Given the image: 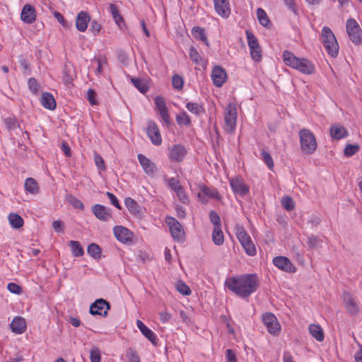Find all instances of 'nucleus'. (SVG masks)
Listing matches in <instances>:
<instances>
[{
  "label": "nucleus",
  "mask_w": 362,
  "mask_h": 362,
  "mask_svg": "<svg viewBox=\"0 0 362 362\" xmlns=\"http://www.w3.org/2000/svg\"><path fill=\"white\" fill-rule=\"evenodd\" d=\"M8 221L12 228L18 229L23 226V219L22 217L15 213H11L8 216Z\"/></svg>",
  "instance_id": "nucleus-34"
},
{
  "label": "nucleus",
  "mask_w": 362,
  "mask_h": 362,
  "mask_svg": "<svg viewBox=\"0 0 362 362\" xmlns=\"http://www.w3.org/2000/svg\"><path fill=\"white\" fill-rule=\"evenodd\" d=\"M176 122L180 126L191 125V118L185 110L176 115Z\"/></svg>",
  "instance_id": "nucleus-36"
},
{
  "label": "nucleus",
  "mask_w": 362,
  "mask_h": 362,
  "mask_svg": "<svg viewBox=\"0 0 362 362\" xmlns=\"http://www.w3.org/2000/svg\"><path fill=\"white\" fill-rule=\"evenodd\" d=\"M168 185L175 192L179 191V189L182 187L180 185L179 180L175 177L170 178L168 180Z\"/></svg>",
  "instance_id": "nucleus-53"
},
{
  "label": "nucleus",
  "mask_w": 362,
  "mask_h": 362,
  "mask_svg": "<svg viewBox=\"0 0 362 362\" xmlns=\"http://www.w3.org/2000/svg\"><path fill=\"white\" fill-rule=\"evenodd\" d=\"M273 264L282 271L294 273L296 271V268L291 260L284 256L275 257L273 259Z\"/></svg>",
  "instance_id": "nucleus-16"
},
{
  "label": "nucleus",
  "mask_w": 362,
  "mask_h": 362,
  "mask_svg": "<svg viewBox=\"0 0 362 362\" xmlns=\"http://www.w3.org/2000/svg\"><path fill=\"white\" fill-rule=\"evenodd\" d=\"M28 85L30 90L33 94L37 95L40 91V84L35 78H30L28 81Z\"/></svg>",
  "instance_id": "nucleus-42"
},
{
  "label": "nucleus",
  "mask_w": 362,
  "mask_h": 362,
  "mask_svg": "<svg viewBox=\"0 0 362 362\" xmlns=\"http://www.w3.org/2000/svg\"><path fill=\"white\" fill-rule=\"evenodd\" d=\"M236 236L240 242L244 241L245 239L248 238L250 236L241 226H236L235 227Z\"/></svg>",
  "instance_id": "nucleus-47"
},
{
  "label": "nucleus",
  "mask_w": 362,
  "mask_h": 362,
  "mask_svg": "<svg viewBox=\"0 0 362 362\" xmlns=\"http://www.w3.org/2000/svg\"><path fill=\"white\" fill-rule=\"evenodd\" d=\"M87 252L95 259L100 257L101 249L100 246L95 243H91L88 246Z\"/></svg>",
  "instance_id": "nucleus-38"
},
{
  "label": "nucleus",
  "mask_w": 362,
  "mask_h": 362,
  "mask_svg": "<svg viewBox=\"0 0 362 362\" xmlns=\"http://www.w3.org/2000/svg\"><path fill=\"white\" fill-rule=\"evenodd\" d=\"M320 243V238L315 235H310L308 238V245L310 248H315Z\"/></svg>",
  "instance_id": "nucleus-60"
},
{
  "label": "nucleus",
  "mask_w": 362,
  "mask_h": 362,
  "mask_svg": "<svg viewBox=\"0 0 362 362\" xmlns=\"http://www.w3.org/2000/svg\"><path fill=\"white\" fill-rule=\"evenodd\" d=\"M177 196L178 197L180 202H182L184 204H187L189 202V198L187 194L185 193V191L184 188L182 187L179 191L176 192Z\"/></svg>",
  "instance_id": "nucleus-58"
},
{
  "label": "nucleus",
  "mask_w": 362,
  "mask_h": 362,
  "mask_svg": "<svg viewBox=\"0 0 362 362\" xmlns=\"http://www.w3.org/2000/svg\"><path fill=\"white\" fill-rule=\"evenodd\" d=\"M124 204L132 214L138 215L140 214V206L132 198L127 197L124 199Z\"/></svg>",
  "instance_id": "nucleus-30"
},
{
  "label": "nucleus",
  "mask_w": 362,
  "mask_h": 362,
  "mask_svg": "<svg viewBox=\"0 0 362 362\" xmlns=\"http://www.w3.org/2000/svg\"><path fill=\"white\" fill-rule=\"evenodd\" d=\"M96 93L93 89H88L87 92V100L91 105H96L97 100L95 99Z\"/></svg>",
  "instance_id": "nucleus-61"
},
{
  "label": "nucleus",
  "mask_w": 362,
  "mask_h": 362,
  "mask_svg": "<svg viewBox=\"0 0 362 362\" xmlns=\"http://www.w3.org/2000/svg\"><path fill=\"white\" fill-rule=\"evenodd\" d=\"M176 288L177 291L182 295L189 296L191 294L190 288L182 281L177 282Z\"/></svg>",
  "instance_id": "nucleus-43"
},
{
  "label": "nucleus",
  "mask_w": 362,
  "mask_h": 362,
  "mask_svg": "<svg viewBox=\"0 0 362 362\" xmlns=\"http://www.w3.org/2000/svg\"><path fill=\"white\" fill-rule=\"evenodd\" d=\"M21 19L23 22L31 24L36 19V11L33 6L30 4H25L21 11Z\"/></svg>",
  "instance_id": "nucleus-20"
},
{
  "label": "nucleus",
  "mask_w": 362,
  "mask_h": 362,
  "mask_svg": "<svg viewBox=\"0 0 362 362\" xmlns=\"http://www.w3.org/2000/svg\"><path fill=\"white\" fill-rule=\"evenodd\" d=\"M230 185L235 194L245 196L249 192V187L243 181L238 179H233L230 181Z\"/></svg>",
  "instance_id": "nucleus-21"
},
{
  "label": "nucleus",
  "mask_w": 362,
  "mask_h": 362,
  "mask_svg": "<svg viewBox=\"0 0 362 362\" xmlns=\"http://www.w3.org/2000/svg\"><path fill=\"white\" fill-rule=\"evenodd\" d=\"M285 5L291 12L295 15H298V10L296 8L295 0H284Z\"/></svg>",
  "instance_id": "nucleus-59"
},
{
  "label": "nucleus",
  "mask_w": 362,
  "mask_h": 362,
  "mask_svg": "<svg viewBox=\"0 0 362 362\" xmlns=\"http://www.w3.org/2000/svg\"><path fill=\"white\" fill-rule=\"evenodd\" d=\"M40 103L45 109L49 110H54L57 107V103L53 95L49 92H45L42 94Z\"/></svg>",
  "instance_id": "nucleus-25"
},
{
  "label": "nucleus",
  "mask_w": 362,
  "mask_h": 362,
  "mask_svg": "<svg viewBox=\"0 0 362 362\" xmlns=\"http://www.w3.org/2000/svg\"><path fill=\"white\" fill-rule=\"evenodd\" d=\"M192 36L198 40L203 42L206 46H209V42L207 39L205 30L199 26H194L192 29Z\"/></svg>",
  "instance_id": "nucleus-28"
},
{
  "label": "nucleus",
  "mask_w": 362,
  "mask_h": 362,
  "mask_svg": "<svg viewBox=\"0 0 362 362\" xmlns=\"http://www.w3.org/2000/svg\"><path fill=\"white\" fill-rule=\"evenodd\" d=\"M257 16L259 23L262 25L264 27L268 26V24L270 23V21L264 9L261 8H257Z\"/></svg>",
  "instance_id": "nucleus-39"
},
{
  "label": "nucleus",
  "mask_w": 362,
  "mask_h": 362,
  "mask_svg": "<svg viewBox=\"0 0 362 362\" xmlns=\"http://www.w3.org/2000/svg\"><path fill=\"white\" fill-rule=\"evenodd\" d=\"M320 40L330 57L333 58L337 57L339 49V44L334 34L329 27L324 26L322 28Z\"/></svg>",
  "instance_id": "nucleus-3"
},
{
  "label": "nucleus",
  "mask_w": 362,
  "mask_h": 362,
  "mask_svg": "<svg viewBox=\"0 0 362 362\" xmlns=\"http://www.w3.org/2000/svg\"><path fill=\"white\" fill-rule=\"evenodd\" d=\"M92 212L98 219L103 221H108L112 218L110 210L102 204L93 205Z\"/></svg>",
  "instance_id": "nucleus-19"
},
{
  "label": "nucleus",
  "mask_w": 362,
  "mask_h": 362,
  "mask_svg": "<svg viewBox=\"0 0 362 362\" xmlns=\"http://www.w3.org/2000/svg\"><path fill=\"white\" fill-rule=\"evenodd\" d=\"M172 84L174 88L181 90L184 85V79L182 76L175 74L172 78Z\"/></svg>",
  "instance_id": "nucleus-46"
},
{
  "label": "nucleus",
  "mask_w": 362,
  "mask_h": 362,
  "mask_svg": "<svg viewBox=\"0 0 362 362\" xmlns=\"http://www.w3.org/2000/svg\"><path fill=\"white\" fill-rule=\"evenodd\" d=\"M106 195L110 199V202L113 206H115L116 208H117L119 209H121V206L119 203V201L115 194H113L111 192H107Z\"/></svg>",
  "instance_id": "nucleus-62"
},
{
  "label": "nucleus",
  "mask_w": 362,
  "mask_h": 362,
  "mask_svg": "<svg viewBox=\"0 0 362 362\" xmlns=\"http://www.w3.org/2000/svg\"><path fill=\"white\" fill-rule=\"evenodd\" d=\"M90 359L91 362H100V351L98 348L94 347L90 350Z\"/></svg>",
  "instance_id": "nucleus-50"
},
{
  "label": "nucleus",
  "mask_w": 362,
  "mask_h": 362,
  "mask_svg": "<svg viewBox=\"0 0 362 362\" xmlns=\"http://www.w3.org/2000/svg\"><path fill=\"white\" fill-rule=\"evenodd\" d=\"M245 34L251 58L256 62H261L262 59V48L257 38L250 30H246Z\"/></svg>",
  "instance_id": "nucleus-6"
},
{
  "label": "nucleus",
  "mask_w": 362,
  "mask_h": 362,
  "mask_svg": "<svg viewBox=\"0 0 362 362\" xmlns=\"http://www.w3.org/2000/svg\"><path fill=\"white\" fill-rule=\"evenodd\" d=\"M216 13L223 18H227L231 13L229 0H213Z\"/></svg>",
  "instance_id": "nucleus-17"
},
{
  "label": "nucleus",
  "mask_w": 362,
  "mask_h": 362,
  "mask_svg": "<svg viewBox=\"0 0 362 362\" xmlns=\"http://www.w3.org/2000/svg\"><path fill=\"white\" fill-rule=\"evenodd\" d=\"M212 240L215 245L218 246L221 245L223 243L224 236L221 229V226L214 227L212 233Z\"/></svg>",
  "instance_id": "nucleus-33"
},
{
  "label": "nucleus",
  "mask_w": 362,
  "mask_h": 362,
  "mask_svg": "<svg viewBox=\"0 0 362 362\" xmlns=\"http://www.w3.org/2000/svg\"><path fill=\"white\" fill-rule=\"evenodd\" d=\"M262 160H264L265 164L267 165V167L270 170H272L274 166V163L273 159H272L270 153L267 151H263L262 152Z\"/></svg>",
  "instance_id": "nucleus-48"
},
{
  "label": "nucleus",
  "mask_w": 362,
  "mask_h": 362,
  "mask_svg": "<svg viewBox=\"0 0 362 362\" xmlns=\"http://www.w3.org/2000/svg\"><path fill=\"white\" fill-rule=\"evenodd\" d=\"M187 153V148L182 144H173L168 149V157L173 162H182Z\"/></svg>",
  "instance_id": "nucleus-11"
},
{
  "label": "nucleus",
  "mask_w": 362,
  "mask_h": 362,
  "mask_svg": "<svg viewBox=\"0 0 362 362\" xmlns=\"http://www.w3.org/2000/svg\"><path fill=\"white\" fill-rule=\"evenodd\" d=\"M68 201L75 209L83 210L84 205H83V202L81 201H80L78 199H77L76 197H75L72 195H70L68 198Z\"/></svg>",
  "instance_id": "nucleus-51"
},
{
  "label": "nucleus",
  "mask_w": 362,
  "mask_h": 362,
  "mask_svg": "<svg viewBox=\"0 0 362 362\" xmlns=\"http://www.w3.org/2000/svg\"><path fill=\"white\" fill-rule=\"evenodd\" d=\"M298 136L301 151L307 155L314 153L317 148V143L312 131L306 128L301 129Z\"/></svg>",
  "instance_id": "nucleus-4"
},
{
  "label": "nucleus",
  "mask_w": 362,
  "mask_h": 362,
  "mask_svg": "<svg viewBox=\"0 0 362 362\" xmlns=\"http://www.w3.org/2000/svg\"><path fill=\"white\" fill-rule=\"evenodd\" d=\"M226 357L227 362H237L235 354L231 349L226 350Z\"/></svg>",
  "instance_id": "nucleus-63"
},
{
  "label": "nucleus",
  "mask_w": 362,
  "mask_h": 362,
  "mask_svg": "<svg viewBox=\"0 0 362 362\" xmlns=\"http://www.w3.org/2000/svg\"><path fill=\"white\" fill-rule=\"evenodd\" d=\"M346 28L351 41L355 45L362 42V30L359 24L352 18L346 21Z\"/></svg>",
  "instance_id": "nucleus-7"
},
{
  "label": "nucleus",
  "mask_w": 362,
  "mask_h": 362,
  "mask_svg": "<svg viewBox=\"0 0 362 362\" xmlns=\"http://www.w3.org/2000/svg\"><path fill=\"white\" fill-rule=\"evenodd\" d=\"M359 151V146L357 144H347L344 150V153L347 157H351Z\"/></svg>",
  "instance_id": "nucleus-45"
},
{
  "label": "nucleus",
  "mask_w": 362,
  "mask_h": 362,
  "mask_svg": "<svg viewBox=\"0 0 362 362\" xmlns=\"http://www.w3.org/2000/svg\"><path fill=\"white\" fill-rule=\"evenodd\" d=\"M10 326L12 332L16 334H23L26 329V322L22 317H15Z\"/></svg>",
  "instance_id": "nucleus-24"
},
{
  "label": "nucleus",
  "mask_w": 362,
  "mask_h": 362,
  "mask_svg": "<svg viewBox=\"0 0 362 362\" xmlns=\"http://www.w3.org/2000/svg\"><path fill=\"white\" fill-rule=\"evenodd\" d=\"M186 108L192 114L199 115L204 112V108L202 105L197 103L189 102L186 104Z\"/></svg>",
  "instance_id": "nucleus-37"
},
{
  "label": "nucleus",
  "mask_w": 362,
  "mask_h": 362,
  "mask_svg": "<svg viewBox=\"0 0 362 362\" xmlns=\"http://www.w3.org/2000/svg\"><path fill=\"white\" fill-rule=\"evenodd\" d=\"M8 290L14 294H20L22 291L21 287L16 283H8L7 285Z\"/></svg>",
  "instance_id": "nucleus-56"
},
{
  "label": "nucleus",
  "mask_w": 362,
  "mask_h": 362,
  "mask_svg": "<svg viewBox=\"0 0 362 362\" xmlns=\"http://www.w3.org/2000/svg\"><path fill=\"white\" fill-rule=\"evenodd\" d=\"M90 21L89 14L86 11H81L78 13L76 21V26L78 30L84 32L86 30L88 24Z\"/></svg>",
  "instance_id": "nucleus-22"
},
{
  "label": "nucleus",
  "mask_w": 362,
  "mask_h": 362,
  "mask_svg": "<svg viewBox=\"0 0 362 362\" xmlns=\"http://www.w3.org/2000/svg\"><path fill=\"white\" fill-rule=\"evenodd\" d=\"M202 192L206 194V196H209L211 198H214V199H221V196L218 193V192L216 189H210L209 187H204L203 189H202Z\"/></svg>",
  "instance_id": "nucleus-52"
},
{
  "label": "nucleus",
  "mask_w": 362,
  "mask_h": 362,
  "mask_svg": "<svg viewBox=\"0 0 362 362\" xmlns=\"http://www.w3.org/2000/svg\"><path fill=\"white\" fill-rule=\"evenodd\" d=\"M209 219L211 222L214 224V227H220L221 226V218L217 212L215 211H211L209 213Z\"/></svg>",
  "instance_id": "nucleus-49"
},
{
  "label": "nucleus",
  "mask_w": 362,
  "mask_h": 362,
  "mask_svg": "<svg viewBox=\"0 0 362 362\" xmlns=\"http://www.w3.org/2000/svg\"><path fill=\"white\" fill-rule=\"evenodd\" d=\"M189 58L192 60V62L197 64H200L202 61V57L197 52L196 48L194 47H191L189 51Z\"/></svg>",
  "instance_id": "nucleus-41"
},
{
  "label": "nucleus",
  "mask_w": 362,
  "mask_h": 362,
  "mask_svg": "<svg viewBox=\"0 0 362 362\" xmlns=\"http://www.w3.org/2000/svg\"><path fill=\"white\" fill-rule=\"evenodd\" d=\"M158 111L164 124L168 126L170 124V121L168 108Z\"/></svg>",
  "instance_id": "nucleus-55"
},
{
  "label": "nucleus",
  "mask_w": 362,
  "mask_h": 362,
  "mask_svg": "<svg viewBox=\"0 0 362 362\" xmlns=\"http://www.w3.org/2000/svg\"><path fill=\"white\" fill-rule=\"evenodd\" d=\"M155 104L158 110H164L168 108L165 100L161 96H156L155 98Z\"/></svg>",
  "instance_id": "nucleus-57"
},
{
  "label": "nucleus",
  "mask_w": 362,
  "mask_h": 362,
  "mask_svg": "<svg viewBox=\"0 0 362 362\" xmlns=\"http://www.w3.org/2000/svg\"><path fill=\"white\" fill-rule=\"evenodd\" d=\"M329 134L334 139L340 140L348 136V131L344 127L336 124L330 127Z\"/></svg>",
  "instance_id": "nucleus-26"
},
{
  "label": "nucleus",
  "mask_w": 362,
  "mask_h": 362,
  "mask_svg": "<svg viewBox=\"0 0 362 362\" xmlns=\"http://www.w3.org/2000/svg\"><path fill=\"white\" fill-rule=\"evenodd\" d=\"M69 245L70 246L72 255L74 257H81L83 255V253H84L83 249L81 243L78 241L71 240L69 243Z\"/></svg>",
  "instance_id": "nucleus-35"
},
{
  "label": "nucleus",
  "mask_w": 362,
  "mask_h": 362,
  "mask_svg": "<svg viewBox=\"0 0 362 362\" xmlns=\"http://www.w3.org/2000/svg\"><path fill=\"white\" fill-rule=\"evenodd\" d=\"M146 134L151 143L155 146H160L162 144V137L158 126L154 121L148 122Z\"/></svg>",
  "instance_id": "nucleus-13"
},
{
  "label": "nucleus",
  "mask_w": 362,
  "mask_h": 362,
  "mask_svg": "<svg viewBox=\"0 0 362 362\" xmlns=\"http://www.w3.org/2000/svg\"><path fill=\"white\" fill-rule=\"evenodd\" d=\"M282 58L285 64L299 72L310 75L315 72V65L308 59L299 58L288 50L284 51Z\"/></svg>",
  "instance_id": "nucleus-2"
},
{
  "label": "nucleus",
  "mask_w": 362,
  "mask_h": 362,
  "mask_svg": "<svg viewBox=\"0 0 362 362\" xmlns=\"http://www.w3.org/2000/svg\"><path fill=\"white\" fill-rule=\"evenodd\" d=\"M4 124L9 131L13 130L17 127V120L13 117H7L4 119Z\"/></svg>",
  "instance_id": "nucleus-54"
},
{
  "label": "nucleus",
  "mask_w": 362,
  "mask_h": 362,
  "mask_svg": "<svg viewBox=\"0 0 362 362\" xmlns=\"http://www.w3.org/2000/svg\"><path fill=\"white\" fill-rule=\"evenodd\" d=\"M238 112L236 105L230 103L224 110V129L229 134H233L236 128Z\"/></svg>",
  "instance_id": "nucleus-5"
},
{
  "label": "nucleus",
  "mask_w": 362,
  "mask_h": 362,
  "mask_svg": "<svg viewBox=\"0 0 362 362\" xmlns=\"http://www.w3.org/2000/svg\"><path fill=\"white\" fill-rule=\"evenodd\" d=\"M243 246V247L244 248L245 252L250 255V256H254L256 255V248H255V246L254 245V243H252L250 237H249L247 239H245L244 241L242 240L241 242H240Z\"/></svg>",
  "instance_id": "nucleus-32"
},
{
  "label": "nucleus",
  "mask_w": 362,
  "mask_h": 362,
  "mask_svg": "<svg viewBox=\"0 0 362 362\" xmlns=\"http://www.w3.org/2000/svg\"><path fill=\"white\" fill-rule=\"evenodd\" d=\"M309 332L317 341L321 342L325 339L322 328L319 325L311 324L309 325Z\"/></svg>",
  "instance_id": "nucleus-27"
},
{
  "label": "nucleus",
  "mask_w": 362,
  "mask_h": 362,
  "mask_svg": "<svg viewBox=\"0 0 362 362\" xmlns=\"http://www.w3.org/2000/svg\"><path fill=\"white\" fill-rule=\"evenodd\" d=\"M110 309V304L103 298L95 300L90 307V313L93 315L106 317L107 311Z\"/></svg>",
  "instance_id": "nucleus-12"
},
{
  "label": "nucleus",
  "mask_w": 362,
  "mask_h": 362,
  "mask_svg": "<svg viewBox=\"0 0 362 362\" xmlns=\"http://www.w3.org/2000/svg\"><path fill=\"white\" fill-rule=\"evenodd\" d=\"M25 190L27 193L36 194L39 192V186L34 178L28 177L25 180Z\"/></svg>",
  "instance_id": "nucleus-29"
},
{
  "label": "nucleus",
  "mask_w": 362,
  "mask_h": 362,
  "mask_svg": "<svg viewBox=\"0 0 362 362\" xmlns=\"http://www.w3.org/2000/svg\"><path fill=\"white\" fill-rule=\"evenodd\" d=\"M137 158L144 172L150 177H154L158 172L156 165L141 153L138 154Z\"/></svg>",
  "instance_id": "nucleus-14"
},
{
  "label": "nucleus",
  "mask_w": 362,
  "mask_h": 362,
  "mask_svg": "<svg viewBox=\"0 0 362 362\" xmlns=\"http://www.w3.org/2000/svg\"><path fill=\"white\" fill-rule=\"evenodd\" d=\"M131 81L141 93H145L148 91V88L142 79L132 78Z\"/></svg>",
  "instance_id": "nucleus-40"
},
{
  "label": "nucleus",
  "mask_w": 362,
  "mask_h": 362,
  "mask_svg": "<svg viewBox=\"0 0 362 362\" xmlns=\"http://www.w3.org/2000/svg\"><path fill=\"white\" fill-rule=\"evenodd\" d=\"M281 205L288 211H292L295 208V203L290 197H284L281 200Z\"/></svg>",
  "instance_id": "nucleus-44"
},
{
  "label": "nucleus",
  "mask_w": 362,
  "mask_h": 362,
  "mask_svg": "<svg viewBox=\"0 0 362 362\" xmlns=\"http://www.w3.org/2000/svg\"><path fill=\"white\" fill-rule=\"evenodd\" d=\"M165 223L170 228L172 237L177 241L183 240L185 232L181 223L172 216H167Z\"/></svg>",
  "instance_id": "nucleus-8"
},
{
  "label": "nucleus",
  "mask_w": 362,
  "mask_h": 362,
  "mask_svg": "<svg viewBox=\"0 0 362 362\" xmlns=\"http://www.w3.org/2000/svg\"><path fill=\"white\" fill-rule=\"evenodd\" d=\"M343 303L346 312L351 315H356L359 313V303L349 292L344 291L342 295Z\"/></svg>",
  "instance_id": "nucleus-10"
},
{
  "label": "nucleus",
  "mask_w": 362,
  "mask_h": 362,
  "mask_svg": "<svg viewBox=\"0 0 362 362\" xmlns=\"http://www.w3.org/2000/svg\"><path fill=\"white\" fill-rule=\"evenodd\" d=\"M109 11L115 23L118 26L121 27L122 24H124V19L119 13L118 7L114 4H110L109 6Z\"/></svg>",
  "instance_id": "nucleus-31"
},
{
  "label": "nucleus",
  "mask_w": 362,
  "mask_h": 362,
  "mask_svg": "<svg viewBox=\"0 0 362 362\" xmlns=\"http://www.w3.org/2000/svg\"><path fill=\"white\" fill-rule=\"evenodd\" d=\"M262 322L269 334L277 336L281 331V325L276 317L272 313H266L262 315Z\"/></svg>",
  "instance_id": "nucleus-9"
},
{
  "label": "nucleus",
  "mask_w": 362,
  "mask_h": 362,
  "mask_svg": "<svg viewBox=\"0 0 362 362\" xmlns=\"http://www.w3.org/2000/svg\"><path fill=\"white\" fill-rule=\"evenodd\" d=\"M113 233L117 240L122 243H130L133 240V233L124 226H115L113 228Z\"/></svg>",
  "instance_id": "nucleus-15"
},
{
  "label": "nucleus",
  "mask_w": 362,
  "mask_h": 362,
  "mask_svg": "<svg viewBox=\"0 0 362 362\" xmlns=\"http://www.w3.org/2000/svg\"><path fill=\"white\" fill-rule=\"evenodd\" d=\"M136 325L145 337H146L153 345L157 344V336L151 329L147 327L144 322L139 320L136 321Z\"/></svg>",
  "instance_id": "nucleus-23"
},
{
  "label": "nucleus",
  "mask_w": 362,
  "mask_h": 362,
  "mask_svg": "<svg viewBox=\"0 0 362 362\" xmlns=\"http://www.w3.org/2000/svg\"><path fill=\"white\" fill-rule=\"evenodd\" d=\"M211 78L216 87H221L227 80L226 70L221 66H215L212 70Z\"/></svg>",
  "instance_id": "nucleus-18"
},
{
  "label": "nucleus",
  "mask_w": 362,
  "mask_h": 362,
  "mask_svg": "<svg viewBox=\"0 0 362 362\" xmlns=\"http://www.w3.org/2000/svg\"><path fill=\"white\" fill-rule=\"evenodd\" d=\"M225 286L236 296L247 298L259 287V280L255 274H245L228 278Z\"/></svg>",
  "instance_id": "nucleus-1"
},
{
  "label": "nucleus",
  "mask_w": 362,
  "mask_h": 362,
  "mask_svg": "<svg viewBox=\"0 0 362 362\" xmlns=\"http://www.w3.org/2000/svg\"><path fill=\"white\" fill-rule=\"evenodd\" d=\"M54 16L64 27L66 26V21L65 20L62 14H61L58 11H55L54 13Z\"/></svg>",
  "instance_id": "nucleus-64"
}]
</instances>
